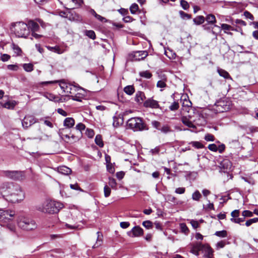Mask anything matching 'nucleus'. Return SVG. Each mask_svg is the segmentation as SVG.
<instances>
[{"instance_id":"obj_1","label":"nucleus","mask_w":258,"mask_h":258,"mask_svg":"<svg viewBox=\"0 0 258 258\" xmlns=\"http://www.w3.org/2000/svg\"><path fill=\"white\" fill-rule=\"evenodd\" d=\"M63 207V205L59 202L46 200L42 205L37 208L38 210L48 214H55L58 213Z\"/></svg>"},{"instance_id":"obj_2","label":"nucleus","mask_w":258,"mask_h":258,"mask_svg":"<svg viewBox=\"0 0 258 258\" xmlns=\"http://www.w3.org/2000/svg\"><path fill=\"white\" fill-rule=\"evenodd\" d=\"M10 30L18 38H26L30 34L28 25L22 22L12 23L11 24Z\"/></svg>"},{"instance_id":"obj_3","label":"nucleus","mask_w":258,"mask_h":258,"mask_svg":"<svg viewBox=\"0 0 258 258\" xmlns=\"http://www.w3.org/2000/svg\"><path fill=\"white\" fill-rule=\"evenodd\" d=\"M8 191L9 194L7 196L8 200L12 203H18L22 201L25 198L24 192L21 187L18 184L14 185L10 184Z\"/></svg>"},{"instance_id":"obj_4","label":"nucleus","mask_w":258,"mask_h":258,"mask_svg":"<svg viewBox=\"0 0 258 258\" xmlns=\"http://www.w3.org/2000/svg\"><path fill=\"white\" fill-rule=\"evenodd\" d=\"M18 226L25 230H32L37 227L34 220L27 217H20L18 220Z\"/></svg>"},{"instance_id":"obj_5","label":"nucleus","mask_w":258,"mask_h":258,"mask_svg":"<svg viewBox=\"0 0 258 258\" xmlns=\"http://www.w3.org/2000/svg\"><path fill=\"white\" fill-rule=\"evenodd\" d=\"M126 125L134 131H141L144 128L143 120L140 117H132L128 119Z\"/></svg>"},{"instance_id":"obj_6","label":"nucleus","mask_w":258,"mask_h":258,"mask_svg":"<svg viewBox=\"0 0 258 258\" xmlns=\"http://www.w3.org/2000/svg\"><path fill=\"white\" fill-rule=\"evenodd\" d=\"M15 215V212L9 210L0 209V222L1 225L5 226V223H7Z\"/></svg>"},{"instance_id":"obj_7","label":"nucleus","mask_w":258,"mask_h":258,"mask_svg":"<svg viewBox=\"0 0 258 258\" xmlns=\"http://www.w3.org/2000/svg\"><path fill=\"white\" fill-rule=\"evenodd\" d=\"M5 175L7 177L15 180H22L25 177L24 171H6Z\"/></svg>"},{"instance_id":"obj_8","label":"nucleus","mask_w":258,"mask_h":258,"mask_svg":"<svg viewBox=\"0 0 258 258\" xmlns=\"http://www.w3.org/2000/svg\"><path fill=\"white\" fill-rule=\"evenodd\" d=\"M57 83H59V86L60 88L63 90L64 92H66L68 93H72L71 90L72 87L71 85L70 84H67L63 80L60 81H46L43 82L42 83L43 84H56Z\"/></svg>"},{"instance_id":"obj_9","label":"nucleus","mask_w":258,"mask_h":258,"mask_svg":"<svg viewBox=\"0 0 258 258\" xmlns=\"http://www.w3.org/2000/svg\"><path fill=\"white\" fill-rule=\"evenodd\" d=\"M200 251L204 254V258H213L214 250L208 243H201Z\"/></svg>"},{"instance_id":"obj_10","label":"nucleus","mask_w":258,"mask_h":258,"mask_svg":"<svg viewBox=\"0 0 258 258\" xmlns=\"http://www.w3.org/2000/svg\"><path fill=\"white\" fill-rule=\"evenodd\" d=\"M216 110L220 112H226L230 109V104L229 102L224 100H221L215 104Z\"/></svg>"},{"instance_id":"obj_11","label":"nucleus","mask_w":258,"mask_h":258,"mask_svg":"<svg viewBox=\"0 0 258 258\" xmlns=\"http://www.w3.org/2000/svg\"><path fill=\"white\" fill-rule=\"evenodd\" d=\"M144 51H136L129 54L128 60L131 61H140L143 60L145 58Z\"/></svg>"},{"instance_id":"obj_12","label":"nucleus","mask_w":258,"mask_h":258,"mask_svg":"<svg viewBox=\"0 0 258 258\" xmlns=\"http://www.w3.org/2000/svg\"><path fill=\"white\" fill-rule=\"evenodd\" d=\"M36 122L35 118L30 115H26L21 121L22 126L25 129L28 128Z\"/></svg>"},{"instance_id":"obj_13","label":"nucleus","mask_w":258,"mask_h":258,"mask_svg":"<svg viewBox=\"0 0 258 258\" xmlns=\"http://www.w3.org/2000/svg\"><path fill=\"white\" fill-rule=\"evenodd\" d=\"M69 10L68 19L71 21H75L77 22H81L82 21L83 19L81 15L77 13L73 10L67 9Z\"/></svg>"},{"instance_id":"obj_14","label":"nucleus","mask_w":258,"mask_h":258,"mask_svg":"<svg viewBox=\"0 0 258 258\" xmlns=\"http://www.w3.org/2000/svg\"><path fill=\"white\" fill-rule=\"evenodd\" d=\"M128 235L131 237H137L143 235L144 230L140 227L136 226H135L132 229L127 232Z\"/></svg>"},{"instance_id":"obj_15","label":"nucleus","mask_w":258,"mask_h":258,"mask_svg":"<svg viewBox=\"0 0 258 258\" xmlns=\"http://www.w3.org/2000/svg\"><path fill=\"white\" fill-rule=\"evenodd\" d=\"M149 107L152 109L160 108V105L158 101L153 99V98H149L146 99V108Z\"/></svg>"},{"instance_id":"obj_16","label":"nucleus","mask_w":258,"mask_h":258,"mask_svg":"<svg viewBox=\"0 0 258 258\" xmlns=\"http://www.w3.org/2000/svg\"><path fill=\"white\" fill-rule=\"evenodd\" d=\"M205 21H206L208 24L210 25H214V27L218 28V29L220 30V27L218 25H216V23L217 22L215 16L212 14H208L206 15V17H205Z\"/></svg>"},{"instance_id":"obj_17","label":"nucleus","mask_w":258,"mask_h":258,"mask_svg":"<svg viewBox=\"0 0 258 258\" xmlns=\"http://www.w3.org/2000/svg\"><path fill=\"white\" fill-rule=\"evenodd\" d=\"M27 25H28V27L29 28V31H31V32H38L39 31V25L33 20L29 21Z\"/></svg>"},{"instance_id":"obj_18","label":"nucleus","mask_w":258,"mask_h":258,"mask_svg":"<svg viewBox=\"0 0 258 258\" xmlns=\"http://www.w3.org/2000/svg\"><path fill=\"white\" fill-rule=\"evenodd\" d=\"M145 98L144 93L141 91L137 92L135 101L139 104H143V106H145V102L144 101V99Z\"/></svg>"},{"instance_id":"obj_19","label":"nucleus","mask_w":258,"mask_h":258,"mask_svg":"<svg viewBox=\"0 0 258 258\" xmlns=\"http://www.w3.org/2000/svg\"><path fill=\"white\" fill-rule=\"evenodd\" d=\"M201 243V242H198L192 244V248L190 250V252L192 253L197 256L199 255L200 252Z\"/></svg>"},{"instance_id":"obj_20","label":"nucleus","mask_w":258,"mask_h":258,"mask_svg":"<svg viewBox=\"0 0 258 258\" xmlns=\"http://www.w3.org/2000/svg\"><path fill=\"white\" fill-rule=\"evenodd\" d=\"M160 77L161 80L158 81L157 87L160 88H165L166 87L167 78L164 75H161Z\"/></svg>"},{"instance_id":"obj_21","label":"nucleus","mask_w":258,"mask_h":258,"mask_svg":"<svg viewBox=\"0 0 258 258\" xmlns=\"http://www.w3.org/2000/svg\"><path fill=\"white\" fill-rule=\"evenodd\" d=\"M75 120L72 117H67L63 121V125L67 128H71L75 125Z\"/></svg>"},{"instance_id":"obj_22","label":"nucleus","mask_w":258,"mask_h":258,"mask_svg":"<svg viewBox=\"0 0 258 258\" xmlns=\"http://www.w3.org/2000/svg\"><path fill=\"white\" fill-rule=\"evenodd\" d=\"M97 238L96 240V242L95 244L93 246V248H94L98 247L99 246L101 245V244H102V241H103L102 234L101 233H100V232L99 231L97 232Z\"/></svg>"},{"instance_id":"obj_23","label":"nucleus","mask_w":258,"mask_h":258,"mask_svg":"<svg viewBox=\"0 0 258 258\" xmlns=\"http://www.w3.org/2000/svg\"><path fill=\"white\" fill-rule=\"evenodd\" d=\"M58 171L60 173L64 175H69L72 172L70 168L64 166L59 167L58 168Z\"/></svg>"},{"instance_id":"obj_24","label":"nucleus","mask_w":258,"mask_h":258,"mask_svg":"<svg viewBox=\"0 0 258 258\" xmlns=\"http://www.w3.org/2000/svg\"><path fill=\"white\" fill-rule=\"evenodd\" d=\"M181 121L182 123L187 126L193 128H196V126L186 117H182Z\"/></svg>"},{"instance_id":"obj_25","label":"nucleus","mask_w":258,"mask_h":258,"mask_svg":"<svg viewBox=\"0 0 258 258\" xmlns=\"http://www.w3.org/2000/svg\"><path fill=\"white\" fill-rule=\"evenodd\" d=\"M70 97H71V99L74 101L81 102L82 99L84 98L85 95L81 93H78L75 95H70Z\"/></svg>"},{"instance_id":"obj_26","label":"nucleus","mask_w":258,"mask_h":258,"mask_svg":"<svg viewBox=\"0 0 258 258\" xmlns=\"http://www.w3.org/2000/svg\"><path fill=\"white\" fill-rule=\"evenodd\" d=\"M123 91L126 94L132 95L135 92V88L133 85H128L124 88Z\"/></svg>"},{"instance_id":"obj_27","label":"nucleus","mask_w":258,"mask_h":258,"mask_svg":"<svg viewBox=\"0 0 258 258\" xmlns=\"http://www.w3.org/2000/svg\"><path fill=\"white\" fill-rule=\"evenodd\" d=\"M205 21V17L203 16H198L193 19L194 23L197 25L202 24Z\"/></svg>"},{"instance_id":"obj_28","label":"nucleus","mask_w":258,"mask_h":258,"mask_svg":"<svg viewBox=\"0 0 258 258\" xmlns=\"http://www.w3.org/2000/svg\"><path fill=\"white\" fill-rule=\"evenodd\" d=\"M84 35L88 37L89 38L94 40L96 39V34L93 30H86L84 31Z\"/></svg>"},{"instance_id":"obj_29","label":"nucleus","mask_w":258,"mask_h":258,"mask_svg":"<svg viewBox=\"0 0 258 258\" xmlns=\"http://www.w3.org/2000/svg\"><path fill=\"white\" fill-rule=\"evenodd\" d=\"M224 30V33H227V31H236V29L233 28L231 26L227 24H222L220 29Z\"/></svg>"},{"instance_id":"obj_30","label":"nucleus","mask_w":258,"mask_h":258,"mask_svg":"<svg viewBox=\"0 0 258 258\" xmlns=\"http://www.w3.org/2000/svg\"><path fill=\"white\" fill-rule=\"evenodd\" d=\"M23 68L27 72H31L34 70L33 64L31 63L23 64Z\"/></svg>"},{"instance_id":"obj_31","label":"nucleus","mask_w":258,"mask_h":258,"mask_svg":"<svg viewBox=\"0 0 258 258\" xmlns=\"http://www.w3.org/2000/svg\"><path fill=\"white\" fill-rule=\"evenodd\" d=\"M221 166L224 169H228L231 168V163L228 160H224L221 163Z\"/></svg>"},{"instance_id":"obj_32","label":"nucleus","mask_w":258,"mask_h":258,"mask_svg":"<svg viewBox=\"0 0 258 258\" xmlns=\"http://www.w3.org/2000/svg\"><path fill=\"white\" fill-rule=\"evenodd\" d=\"M95 143L100 147L102 148L104 146L102 137L100 135H97L95 139Z\"/></svg>"},{"instance_id":"obj_33","label":"nucleus","mask_w":258,"mask_h":258,"mask_svg":"<svg viewBox=\"0 0 258 258\" xmlns=\"http://www.w3.org/2000/svg\"><path fill=\"white\" fill-rule=\"evenodd\" d=\"M202 198V195L198 190H196L192 195V199L194 201H199Z\"/></svg>"},{"instance_id":"obj_34","label":"nucleus","mask_w":258,"mask_h":258,"mask_svg":"<svg viewBox=\"0 0 258 258\" xmlns=\"http://www.w3.org/2000/svg\"><path fill=\"white\" fill-rule=\"evenodd\" d=\"M218 72L220 76L224 77L225 79L231 78L229 73L226 71L222 69H219Z\"/></svg>"},{"instance_id":"obj_35","label":"nucleus","mask_w":258,"mask_h":258,"mask_svg":"<svg viewBox=\"0 0 258 258\" xmlns=\"http://www.w3.org/2000/svg\"><path fill=\"white\" fill-rule=\"evenodd\" d=\"M227 243V241L225 240L219 241L216 244V249L218 250L220 248H222L226 245Z\"/></svg>"},{"instance_id":"obj_36","label":"nucleus","mask_w":258,"mask_h":258,"mask_svg":"<svg viewBox=\"0 0 258 258\" xmlns=\"http://www.w3.org/2000/svg\"><path fill=\"white\" fill-rule=\"evenodd\" d=\"M130 10L132 14H135L139 10V6L137 4L134 3L130 6Z\"/></svg>"},{"instance_id":"obj_37","label":"nucleus","mask_w":258,"mask_h":258,"mask_svg":"<svg viewBox=\"0 0 258 258\" xmlns=\"http://www.w3.org/2000/svg\"><path fill=\"white\" fill-rule=\"evenodd\" d=\"M190 144L196 149H202L204 148V145L200 142L194 141L190 143Z\"/></svg>"},{"instance_id":"obj_38","label":"nucleus","mask_w":258,"mask_h":258,"mask_svg":"<svg viewBox=\"0 0 258 258\" xmlns=\"http://www.w3.org/2000/svg\"><path fill=\"white\" fill-rule=\"evenodd\" d=\"M217 236L224 238L227 236V232L226 230L218 231L215 233Z\"/></svg>"},{"instance_id":"obj_39","label":"nucleus","mask_w":258,"mask_h":258,"mask_svg":"<svg viewBox=\"0 0 258 258\" xmlns=\"http://www.w3.org/2000/svg\"><path fill=\"white\" fill-rule=\"evenodd\" d=\"M2 106L8 109H13L14 108L15 106V104L13 102H12L11 101H7L4 104H2Z\"/></svg>"},{"instance_id":"obj_40","label":"nucleus","mask_w":258,"mask_h":258,"mask_svg":"<svg viewBox=\"0 0 258 258\" xmlns=\"http://www.w3.org/2000/svg\"><path fill=\"white\" fill-rule=\"evenodd\" d=\"M179 107V103L177 102L174 101L169 106V108L171 111H174L177 110Z\"/></svg>"},{"instance_id":"obj_41","label":"nucleus","mask_w":258,"mask_h":258,"mask_svg":"<svg viewBox=\"0 0 258 258\" xmlns=\"http://www.w3.org/2000/svg\"><path fill=\"white\" fill-rule=\"evenodd\" d=\"M109 185L112 188L116 189L117 183L116 182V180L114 178L112 177L109 178V181H108Z\"/></svg>"},{"instance_id":"obj_42","label":"nucleus","mask_w":258,"mask_h":258,"mask_svg":"<svg viewBox=\"0 0 258 258\" xmlns=\"http://www.w3.org/2000/svg\"><path fill=\"white\" fill-rule=\"evenodd\" d=\"M70 95L62 96L61 97L57 98V100H55V102H63L67 101L69 99H71L70 97Z\"/></svg>"},{"instance_id":"obj_43","label":"nucleus","mask_w":258,"mask_h":258,"mask_svg":"<svg viewBox=\"0 0 258 258\" xmlns=\"http://www.w3.org/2000/svg\"><path fill=\"white\" fill-rule=\"evenodd\" d=\"M180 229L182 233H184L185 234H187L189 230L188 227L186 226V224L184 223H181L180 225Z\"/></svg>"},{"instance_id":"obj_44","label":"nucleus","mask_w":258,"mask_h":258,"mask_svg":"<svg viewBox=\"0 0 258 258\" xmlns=\"http://www.w3.org/2000/svg\"><path fill=\"white\" fill-rule=\"evenodd\" d=\"M180 17L183 19H190L191 18L190 15L185 13L183 11H180L179 12Z\"/></svg>"},{"instance_id":"obj_45","label":"nucleus","mask_w":258,"mask_h":258,"mask_svg":"<svg viewBox=\"0 0 258 258\" xmlns=\"http://www.w3.org/2000/svg\"><path fill=\"white\" fill-rule=\"evenodd\" d=\"M180 6L184 10H186L189 8L188 3L184 0L180 1Z\"/></svg>"},{"instance_id":"obj_46","label":"nucleus","mask_w":258,"mask_h":258,"mask_svg":"<svg viewBox=\"0 0 258 258\" xmlns=\"http://www.w3.org/2000/svg\"><path fill=\"white\" fill-rule=\"evenodd\" d=\"M164 54L170 59H174L176 57V54L175 53H172V51H169L168 52L167 51L165 50Z\"/></svg>"},{"instance_id":"obj_47","label":"nucleus","mask_w":258,"mask_h":258,"mask_svg":"<svg viewBox=\"0 0 258 258\" xmlns=\"http://www.w3.org/2000/svg\"><path fill=\"white\" fill-rule=\"evenodd\" d=\"M86 136L89 138H92L94 136V132L92 129L87 128L86 131Z\"/></svg>"},{"instance_id":"obj_48","label":"nucleus","mask_w":258,"mask_h":258,"mask_svg":"<svg viewBox=\"0 0 258 258\" xmlns=\"http://www.w3.org/2000/svg\"><path fill=\"white\" fill-rule=\"evenodd\" d=\"M245 218L243 217L242 218H231L230 219L231 221L235 223H240V222H243L244 221Z\"/></svg>"},{"instance_id":"obj_49","label":"nucleus","mask_w":258,"mask_h":258,"mask_svg":"<svg viewBox=\"0 0 258 258\" xmlns=\"http://www.w3.org/2000/svg\"><path fill=\"white\" fill-rule=\"evenodd\" d=\"M75 128L76 130L82 132L85 129V125L83 123L80 122L76 125Z\"/></svg>"},{"instance_id":"obj_50","label":"nucleus","mask_w":258,"mask_h":258,"mask_svg":"<svg viewBox=\"0 0 258 258\" xmlns=\"http://www.w3.org/2000/svg\"><path fill=\"white\" fill-rule=\"evenodd\" d=\"M163 133H167L171 131L170 127L167 125H163L160 129H159Z\"/></svg>"},{"instance_id":"obj_51","label":"nucleus","mask_w":258,"mask_h":258,"mask_svg":"<svg viewBox=\"0 0 258 258\" xmlns=\"http://www.w3.org/2000/svg\"><path fill=\"white\" fill-rule=\"evenodd\" d=\"M106 168H107V171L110 173L113 174L115 172V169H114V167L113 166L112 163L107 164Z\"/></svg>"},{"instance_id":"obj_52","label":"nucleus","mask_w":258,"mask_h":258,"mask_svg":"<svg viewBox=\"0 0 258 258\" xmlns=\"http://www.w3.org/2000/svg\"><path fill=\"white\" fill-rule=\"evenodd\" d=\"M110 188L107 185H105L104 187V192L105 197H108L110 195Z\"/></svg>"},{"instance_id":"obj_53","label":"nucleus","mask_w":258,"mask_h":258,"mask_svg":"<svg viewBox=\"0 0 258 258\" xmlns=\"http://www.w3.org/2000/svg\"><path fill=\"white\" fill-rule=\"evenodd\" d=\"M242 216L245 217H251L253 216V213L249 210H244L242 212Z\"/></svg>"},{"instance_id":"obj_54","label":"nucleus","mask_w":258,"mask_h":258,"mask_svg":"<svg viewBox=\"0 0 258 258\" xmlns=\"http://www.w3.org/2000/svg\"><path fill=\"white\" fill-rule=\"evenodd\" d=\"M191 106V102L189 99H186V98L183 99V102L182 103V106L183 107H190Z\"/></svg>"},{"instance_id":"obj_55","label":"nucleus","mask_w":258,"mask_h":258,"mask_svg":"<svg viewBox=\"0 0 258 258\" xmlns=\"http://www.w3.org/2000/svg\"><path fill=\"white\" fill-rule=\"evenodd\" d=\"M204 139L207 141H214L215 138L213 135L208 134L205 135Z\"/></svg>"},{"instance_id":"obj_56","label":"nucleus","mask_w":258,"mask_h":258,"mask_svg":"<svg viewBox=\"0 0 258 258\" xmlns=\"http://www.w3.org/2000/svg\"><path fill=\"white\" fill-rule=\"evenodd\" d=\"M7 227L10 230V231L15 233L16 231V226L12 223H8L7 225Z\"/></svg>"},{"instance_id":"obj_57","label":"nucleus","mask_w":258,"mask_h":258,"mask_svg":"<svg viewBox=\"0 0 258 258\" xmlns=\"http://www.w3.org/2000/svg\"><path fill=\"white\" fill-rule=\"evenodd\" d=\"M244 16L247 19H249L251 20H254V17L253 16V15L250 12H249L248 11H245L244 12Z\"/></svg>"},{"instance_id":"obj_58","label":"nucleus","mask_w":258,"mask_h":258,"mask_svg":"<svg viewBox=\"0 0 258 258\" xmlns=\"http://www.w3.org/2000/svg\"><path fill=\"white\" fill-rule=\"evenodd\" d=\"M240 211L239 210H235L232 211L231 213L232 218H237L239 216Z\"/></svg>"},{"instance_id":"obj_59","label":"nucleus","mask_w":258,"mask_h":258,"mask_svg":"<svg viewBox=\"0 0 258 258\" xmlns=\"http://www.w3.org/2000/svg\"><path fill=\"white\" fill-rule=\"evenodd\" d=\"M46 97L49 100H51V101H55V100H57V98H58V97H56V96L54 95L53 94H47L46 95Z\"/></svg>"},{"instance_id":"obj_60","label":"nucleus","mask_w":258,"mask_h":258,"mask_svg":"<svg viewBox=\"0 0 258 258\" xmlns=\"http://www.w3.org/2000/svg\"><path fill=\"white\" fill-rule=\"evenodd\" d=\"M7 68L10 70L16 71L18 70L19 67L17 64H9L7 66Z\"/></svg>"},{"instance_id":"obj_61","label":"nucleus","mask_w":258,"mask_h":258,"mask_svg":"<svg viewBox=\"0 0 258 258\" xmlns=\"http://www.w3.org/2000/svg\"><path fill=\"white\" fill-rule=\"evenodd\" d=\"M190 223L194 229L197 228L199 226V222L195 220H190Z\"/></svg>"},{"instance_id":"obj_62","label":"nucleus","mask_w":258,"mask_h":258,"mask_svg":"<svg viewBox=\"0 0 258 258\" xmlns=\"http://www.w3.org/2000/svg\"><path fill=\"white\" fill-rule=\"evenodd\" d=\"M70 187L74 190H80L82 191H83V190L81 188V187L79 186V185L77 183L70 184Z\"/></svg>"},{"instance_id":"obj_63","label":"nucleus","mask_w":258,"mask_h":258,"mask_svg":"<svg viewBox=\"0 0 258 258\" xmlns=\"http://www.w3.org/2000/svg\"><path fill=\"white\" fill-rule=\"evenodd\" d=\"M10 55L7 54H3L1 55V60L4 61H7L10 59Z\"/></svg>"},{"instance_id":"obj_64","label":"nucleus","mask_w":258,"mask_h":258,"mask_svg":"<svg viewBox=\"0 0 258 258\" xmlns=\"http://www.w3.org/2000/svg\"><path fill=\"white\" fill-rule=\"evenodd\" d=\"M208 149L210 150H211L212 151H214V152H216L218 150V148H217V146L214 144H210L208 146Z\"/></svg>"}]
</instances>
